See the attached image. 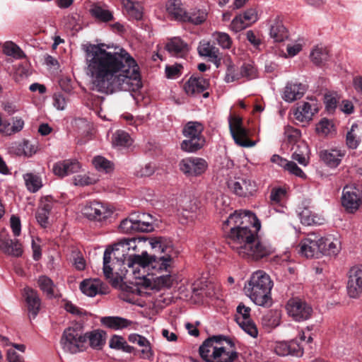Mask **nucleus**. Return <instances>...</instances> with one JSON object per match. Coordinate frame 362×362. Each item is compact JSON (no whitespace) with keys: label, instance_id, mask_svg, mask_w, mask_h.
I'll use <instances>...</instances> for the list:
<instances>
[{"label":"nucleus","instance_id":"nucleus-1","mask_svg":"<svg viewBox=\"0 0 362 362\" xmlns=\"http://www.w3.org/2000/svg\"><path fill=\"white\" fill-rule=\"evenodd\" d=\"M103 47V44H88L83 48L86 71L96 90L105 93L138 91L142 82L135 59L124 49L108 52Z\"/></svg>","mask_w":362,"mask_h":362},{"label":"nucleus","instance_id":"nucleus-2","mask_svg":"<svg viewBox=\"0 0 362 362\" xmlns=\"http://www.w3.org/2000/svg\"><path fill=\"white\" fill-rule=\"evenodd\" d=\"M261 223L250 211H235L223 222L227 243L242 258L258 260L274 252L267 242L259 240L257 231Z\"/></svg>","mask_w":362,"mask_h":362},{"label":"nucleus","instance_id":"nucleus-3","mask_svg":"<svg viewBox=\"0 0 362 362\" xmlns=\"http://www.w3.org/2000/svg\"><path fill=\"white\" fill-rule=\"evenodd\" d=\"M149 243L153 249L160 252H166L168 255L159 258L154 255H148L147 252H142L141 255L122 254V257H119V252H122L129 250L131 248L134 250L136 248V240L124 239L119 244L115 245L112 249L107 248L103 255V273L107 278H110L112 274V268L110 263L113 255L117 262H122L123 264H127L129 269L127 270V274L129 272L134 275L135 279H142L145 277V272H141V269L151 267L157 269L158 272H165L170 273V262L172 257L168 253L172 250V241L170 239L164 237H155L151 238Z\"/></svg>","mask_w":362,"mask_h":362},{"label":"nucleus","instance_id":"nucleus-4","mask_svg":"<svg viewBox=\"0 0 362 362\" xmlns=\"http://www.w3.org/2000/svg\"><path fill=\"white\" fill-rule=\"evenodd\" d=\"M199 351L206 362H234L238 357L233 342L223 335L206 339Z\"/></svg>","mask_w":362,"mask_h":362},{"label":"nucleus","instance_id":"nucleus-5","mask_svg":"<svg viewBox=\"0 0 362 362\" xmlns=\"http://www.w3.org/2000/svg\"><path fill=\"white\" fill-rule=\"evenodd\" d=\"M273 282L270 276L264 272L259 270L254 272L244 286L247 296L256 305L270 307L272 304L271 290Z\"/></svg>","mask_w":362,"mask_h":362},{"label":"nucleus","instance_id":"nucleus-6","mask_svg":"<svg viewBox=\"0 0 362 362\" xmlns=\"http://www.w3.org/2000/svg\"><path fill=\"white\" fill-rule=\"evenodd\" d=\"M60 344L65 352L71 354L86 350V332L83 325L77 322L65 329Z\"/></svg>","mask_w":362,"mask_h":362},{"label":"nucleus","instance_id":"nucleus-7","mask_svg":"<svg viewBox=\"0 0 362 362\" xmlns=\"http://www.w3.org/2000/svg\"><path fill=\"white\" fill-rule=\"evenodd\" d=\"M81 213L88 220L97 222L105 221L112 214V210L106 204L97 200L86 202Z\"/></svg>","mask_w":362,"mask_h":362},{"label":"nucleus","instance_id":"nucleus-8","mask_svg":"<svg viewBox=\"0 0 362 362\" xmlns=\"http://www.w3.org/2000/svg\"><path fill=\"white\" fill-rule=\"evenodd\" d=\"M230 192L240 197H250L255 194L257 187L255 181L247 177H235L227 181Z\"/></svg>","mask_w":362,"mask_h":362},{"label":"nucleus","instance_id":"nucleus-9","mask_svg":"<svg viewBox=\"0 0 362 362\" xmlns=\"http://www.w3.org/2000/svg\"><path fill=\"white\" fill-rule=\"evenodd\" d=\"M286 309L288 315L297 322L308 320L313 312V308L306 301L297 297L288 300Z\"/></svg>","mask_w":362,"mask_h":362},{"label":"nucleus","instance_id":"nucleus-10","mask_svg":"<svg viewBox=\"0 0 362 362\" xmlns=\"http://www.w3.org/2000/svg\"><path fill=\"white\" fill-rule=\"evenodd\" d=\"M322 244L320 243V235L310 233L300 240L299 252L307 258H318L321 255V250L324 248Z\"/></svg>","mask_w":362,"mask_h":362},{"label":"nucleus","instance_id":"nucleus-11","mask_svg":"<svg viewBox=\"0 0 362 362\" xmlns=\"http://www.w3.org/2000/svg\"><path fill=\"white\" fill-rule=\"evenodd\" d=\"M362 203V194L355 185H346L342 191L341 204L345 209L353 213Z\"/></svg>","mask_w":362,"mask_h":362},{"label":"nucleus","instance_id":"nucleus-12","mask_svg":"<svg viewBox=\"0 0 362 362\" xmlns=\"http://www.w3.org/2000/svg\"><path fill=\"white\" fill-rule=\"evenodd\" d=\"M209 88V81L203 76H192L184 85V90L189 96H197L202 93L204 98L209 96V93L206 91Z\"/></svg>","mask_w":362,"mask_h":362},{"label":"nucleus","instance_id":"nucleus-13","mask_svg":"<svg viewBox=\"0 0 362 362\" xmlns=\"http://www.w3.org/2000/svg\"><path fill=\"white\" fill-rule=\"evenodd\" d=\"M347 293L351 298H357L362 293V264L351 268Z\"/></svg>","mask_w":362,"mask_h":362},{"label":"nucleus","instance_id":"nucleus-14","mask_svg":"<svg viewBox=\"0 0 362 362\" xmlns=\"http://www.w3.org/2000/svg\"><path fill=\"white\" fill-rule=\"evenodd\" d=\"M0 250L12 257H18L23 254L21 244L17 240H12L5 230L0 232Z\"/></svg>","mask_w":362,"mask_h":362},{"label":"nucleus","instance_id":"nucleus-15","mask_svg":"<svg viewBox=\"0 0 362 362\" xmlns=\"http://www.w3.org/2000/svg\"><path fill=\"white\" fill-rule=\"evenodd\" d=\"M274 352L281 356L303 355V347L296 339L288 341H277L273 346Z\"/></svg>","mask_w":362,"mask_h":362},{"label":"nucleus","instance_id":"nucleus-16","mask_svg":"<svg viewBox=\"0 0 362 362\" xmlns=\"http://www.w3.org/2000/svg\"><path fill=\"white\" fill-rule=\"evenodd\" d=\"M231 135L238 145L243 147H250L255 144V142L250 141L248 139V131L242 124L240 118L236 119L235 129L233 127L231 123L229 124Z\"/></svg>","mask_w":362,"mask_h":362},{"label":"nucleus","instance_id":"nucleus-17","mask_svg":"<svg viewBox=\"0 0 362 362\" xmlns=\"http://www.w3.org/2000/svg\"><path fill=\"white\" fill-rule=\"evenodd\" d=\"M179 165L187 176H197L205 171L207 163L205 160H182Z\"/></svg>","mask_w":362,"mask_h":362},{"label":"nucleus","instance_id":"nucleus-18","mask_svg":"<svg viewBox=\"0 0 362 362\" xmlns=\"http://www.w3.org/2000/svg\"><path fill=\"white\" fill-rule=\"evenodd\" d=\"M24 297L28 307L29 317L34 319L37 315L41 307V299L39 294L35 290L26 287L24 288Z\"/></svg>","mask_w":362,"mask_h":362},{"label":"nucleus","instance_id":"nucleus-19","mask_svg":"<svg viewBox=\"0 0 362 362\" xmlns=\"http://www.w3.org/2000/svg\"><path fill=\"white\" fill-rule=\"evenodd\" d=\"M134 221L136 233H148L154 229L156 219L150 214L134 212Z\"/></svg>","mask_w":362,"mask_h":362},{"label":"nucleus","instance_id":"nucleus-20","mask_svg":"<svg viewBox=\"0 0 362 362\" xmlns=\"http://www.w3.org/2000/svg\"><path fill=\"white\" fill-rule=\"evenodd\" d=\"M165 49L172 56L182 58L189 52V46L180 37H174L167 42Z\"/></svg>","mask_w":362,"mask_h":362},{"label":"nucleus","instance_id":"nucleus-21","mask_svg":"<svg viewBox=\"0 0 362 362\" xmlns=\"http://www.w3.org/2000/svg\"><path fill=\"white\" fill-rule=\"evenodd\" d=\"M305 92V86L300 83L288 81L282 95L286 102L291 103L301 98Z\"/></svg>","mask_w":362,"mask_h":362},{"label":"nucleus","instance_id":"nucleus-22","mask_svg":"<svg viewBox=\"0 0 362 362\" xmlns=\"http://www.w3.org/2000/svg\"><path fill=\"white\" fill-rule=\"evenodd\" d=\"M81 165L78 160H62L53 165V172L56 175L64 177L78 172Z\"/></svg>","mask_w":362,"mask_h":362},{"label":"nucleus","instance_id":"nucleus-23","mask_svg":"<svg viewBox=\"0 0 362 362\" xmlns=\"http://www.w3.org/2000/svg\"><path fill=\"white\" fill-rule=\"evenodd\" d=\"M197 51L201 57H204L208 59L211 62H213L218 67L221 58L219 55V49L216 47L214 45H211L209 42L202 40L199 42Z\"/></svg>","mask_w":362,"mask_h":362},{"label":"nucleus","instance_id":"nucleus-24","mask_svg":"<svg viewBox=\"0 0 362 362\" xmlns=\"http://www.w3.org/2000/svg\"><path fill=\"white\" fill-rule=\"evenodd\" d=\"M52 207L53 202L49 197H45L42 199L36 211L35 218L37 223L43 228H46L48 225L49 216Z\"/></svg>","mask_w":362,"mask_h":362},{"label":"nucleus","instance_id":"nucleus-25","mask_svg":"<svg viewBox=\"0 0 362 362\" xmlns=\"http://www.w3.org/2000/svg\"><path fill=\"white\" fill-rule=\"evenodd\" d=\"M107 334L101 329H94L86 332V349L87 348V341L89 346L96 350H100L105 344Z\"/></svg>","mask_w":362,"mask_h":362},{"label":"nucleus","instance_id":"nucleus-26","mask_svg":"<svg viewBox=\"0 0 362 362\" xmlns=\"http://www.w3.org/2000/svg\"><path fill=\"white\" fill-rule=\"evenodd\" d=\"M101 324L110 329L120 330L133 325V322L119 316H106L100 318Z\"/></svg>","mask_w":362,"mask_h":362},{"label":"nucleus","instance_id":"nucleus-27","mask_svg":"<svg viewBox=\"0 0 362 362\" xmlns=\"http://www.w3.org/2000/svg\"><path fill=\"white\" fill-rule=\"evenodd\" d=\"M269 35L276 42H281L288 37V31L282 21L276 18L269 27Z\"/></svg>","mask_w":362,"mask_h":362},{"label":"nucleus","instance_id":"nucleus-28","mask_svg":"<svg viewBox=\"0 0 362 362\" xmlns=\"http://www.w3.org/2000/svg\"><path fill=\"white\" fill-rule=\"evenodd\" d=\"M165 8L172 19L182 22L186 13V9L183 7L181 0H168L165 3Z\"/></svg>","mask_w":362,"mask_h":362},{"label":"nucleus","instance_id":"nucleus-29","mask_svg":"<svg viewBox=\"0 0 362 362\" xmlns=\"http://www.w3.org/2000/svg\"><path fill=\"white\" fill-rule=\"evenodd\" d=\"M128 340L133 344H136L142 347L141 354L143 358L151 360L153 357V352L151 349L150 341L144 336L138 334H131L129 335Z\"/></svg>","mask_w":362,"mask_h":362},{"label":"nucleus","instance_id":"nucleus-30","mask_svg":"<svg viewBox=\"0 0 362 362\" xmlns=\"http://www.w3.org/2000/svg\"><path fill=\"white\" fill-rule=\"evenodd\" d=\"M102 286L103 284L99 279H85L81 282L80 289L85 295L93 297L103 292Z\"/></svg>","mask_w":362,"mask_h":362},{"label":"nucleus","instance_id":"nucleus-31","mask_svg":"<svg viewBox=\"0 0 362 362\" xmlns=\"http://www.w3.org/2000/svg\"><path fill=\"white\" fill-rule=\"evenodd\" d=\"M320 243H323V250H321V255H337L341 250V243L337 238L332 237L323 238L320 235Z\"/></svg>","mask_w":362,"mask_h":362},{"label":"nucleus","instance_id":"nucleus-32","mask_svg":"<svg viewBox=\"0 0 362 362\" xmlns=\"http://www.w3.org/2000/svg\"><path fill=\"white\" fill-rule=\"evenodd\" d=\"M310 60L317 66H324L330 59L328 49L322 46L315 47L310 54Z\"/></svg>","mask_w":362,"mask_h":362},{"label":"nucleus","instance_id":"nucleus-33","mask_svg":"<svg viewBox=\"0 0 362 362\" xmlns=\"http://www.w3.org/2000/svg\"><path fill=\"white\" fill-rule=\"evenodd\" d=\"M37 286L48 298H57L56 286L49 277L45 275L40 276L37 279Z\"/></svg>","mask_w":362,"mask_h":362},{"label":"nucleus","instance_id":"nucleus-34","mask_svg":"<svg viewBox=\"0 0 362 362\" xmlns=\"http://www.w3.org/2000/svg\"><path fill=\"white\" fill-rule=\"evenodd\" d=\"M133 142L130 135L124 130H117L112 136V144L118 149L128 148Z\"/></svg>","mask_w":362,"mask_h":362},{"label":"nucleus","instance_id":"nucleus-35","mask_svg":"<svg viewBox=\"0 0 362 362\" xmlns=\"http://www.w3.org/2000/svg\"><path fill=\"white\" fill-rule=\"evenodd\" d=\"M182 19V23H189L193 25L202 24L207 18V13L204 9L192 8L187 11Z\"/></svg>","mask_w":362,"mask_h":362},{"label":"nucleus","instance_id":"nucleus-36","mask_svg":"<svg viewBox=\"0 0 362 362\" xmlns=\"http://www.w3.org/2000/svg\"><path fill=\"white\" fill-rule=\"evenodd\" d=\"M36 146L28 140H23V142L16 144L15 146L11 147V151L14 152L18 156L30 157L36 153Z\"/></svg>","mask_w":362,"mask_h":362},{"label":"nucleus","instance_id":"nucleus-37","mask_svg":"<svg viewBox=\"0 0 362 362\" xmlns=\"http://www.w3.org/2000/svg\"><path fill=\"white\" fill-rule=\"evenodd\" d=\"M204 126L199 122L190 121L184 127L182 134L186 138H204L202 136Z\"/></svg>","mask_w":362,"mask_h":362},{"label":"nucleus","instance_id":"nucleus-38","mask_svg":"<svg viewBox=\"0 0 362 362\" xmlns=\"http://www.w3.org/2000/svg\"><path fill=\"white\" fill-rule=\"evenodd\" d=\"M205 144L204 138H186L180 144L181 149L185 152L194 153L201 149Z\"/></svg>","mask_w":362,"mask_h":362},{"label":"nucleus","instance_id":"nucleus-39","mask_svg":"<svg viewBox=\"0 0 362 362\" xmlns=\"http://www.w3.org/2000/svg\"><path fill=\"white\" fill-rule=\"evenodd\" d=\"M298 216L301 223L306 226L320 225L323 221V218L313 214L311 211L306 208L298 212Z\"/></svg>","mask_w":362,"mask_h":362},{"label":"nucleus","instance_id":"nucleus-40","mask_svg":"<svg viewBox=\"0 0 362 362\" xmlns=\"http://www.w3.org/2000/svg\"><path fill=\"white\" fill-rule=\"evenodd\" d=\"M27 189L32 193L37 192L42 186L41 178L35 174L28 173L23 175Z\"/></svg>","mask_w":362,"mask_h":362},{"label":"nucleus","instance_id":"nucleus-41","mask_svg":"<svg viewBox=\"0 0 362 362\" xmlns=\"http://www.w3.org/2000/svg\"><path fill=\"white\" fill-rule=\"evenodd\" d=\"M341 160H319L317 163V171L322 175H331V170L335 169L339 164Z\"/></svg>","mask_w":362,"mask_h":362},{"label":"nucleus","instance_id":"nucleus-42","mask_svg":"<svg viewBox=\"0 0 362 362\" xmlns=\"http://www.w3.org/2000/svg\"><path fill=\"white\" fill-rule=\"evenodd\" d=\"M122 4L130 17L137 21L142 18L143 11L138 3L131 0H122Z\"/></svg>","mask_w":362,"mask_h":362},{"label":"nucleus","instance_id":"nucleus-43","mask_svg":"<svg viewBox=\"0 0 362 362\" xmlns=\"http://www.w3.org/2000/svg\"><path fill=\"white\" fill-rule=\"evenodd\" d=\"M313 115L312 105L308 102H305L302 105L298 107L294 113L296 119L300 122L310 120Z\"/></svg>","mask_w":362,"mask_h":362},{"label":"nucleus","instance_id":"nucleus-44","mask_svg":"<svg viewBox=\"0 0 362 362\" xmlns=\"http://www.w3.org/2000/svg\"><path fill=\"white\" fill-rule=\"evenodd\" d=\"M240 68V75H243V78L250 81L258 77L257 69L254 62H245Z\"/></svg>","mask_w":362,"mask_h":362},{"label":"nucleus","instance_id":"nucleus-45","mask_svg":"<svg viewBox=\"0 0 362 362\" xmlns=\"http://www.w3.org/2000/svg\"><path fill=\"white\" fill-rule=\"evenodd\" d=\"M93 17L103 22H109L113 19V15L107 9H105L99 5H93L90 9Z\"/></svg>","mask_w":362,"mask_h":362},{"label":"nucleus","instance_id":"nucleus-46","mask_svg":"<svg viewBox=\"0 0 362 362\" xmlns=\"http://www.w3.org/2000/svg\"><path fill=\"white\" fill-rule=\"evenodd\" d=\"M3 52L6 55L13 57L18 59H23L25 57L23 50L16 44L11 41L6 42L4 44Z\"/></svg>","mask_w":362,"mask_h":362},{"label":"nucleus","instance_id":"nucleus-47","mask_svg":"<svg viewBox=\"0 0 362 362\" xmlns=\"http://www.w3.org/2000/svg\"><path fill=\"white\" fill-rule=\"evenodd\" d=\"M272 161L276 163L278 165L283 166L285 170H288L290 173L293 174L300 177H305V173L303 170L297 165V164L288 160H272Z\"/></svg>","mask_w":362,"mask_h":362},{"label":"nucleus","instance_id":"nucleus-48","mask_svg":"<svg viewBox=\"0 0 362 362\" xmlns=\"http://www.w3.org/2000/svg\"><path fill=\"white\" fill-rule=\"evenodd\" d=\"M212 37L221 48L228 49L231 47L233 40L228 33L215 32L213 33Z\"/></svg>","mask_w":362,"mask_h":362},{"label":"nucleus","instance_id":"nucleus-49","mask_svg":"<svg viewBox=\"0 0 362 362\" xmlns=\"http://www.w3.org/2000/svg\"><path fill=\"white\" fill-rule=\"evenodd\" d=\"M242 78L243 75H240V67L233 64L228 65L225 75V81L226 83L238 81Z\"/></svg>","mask_w":362,"mask_h":362},{"label":"nucleus","instance_id":"nucleus-50","mask_svg":"<svg viewBox=\"0 0 362 362\" xmlns=\"http://www.w3.org/2000/svg\"><path fill=\"white\" fill-rule=\"evenodd\" d=\"M156 169L155 165L151 162H144L135 169V174L138 177H146L151 175Z\"/></svg>","mask_w":362,"mask_h":362},{"label":"nucleus","instance_id":"nucleus-51","mask_svg":"<svg viewBox=\"0 0 362 362\" xmlns=\"http://www.w3.org/2000/svg\"><path fill=\"white\" fill-rule=\"evenodd\" d=\"M357 127V124H353L350 130L348 131L346 137V143L347 146L351 149H356L361 142V139L357 136L354 129Z\"/></svg>","mask_w":362,"mask_h":362},{"label":"nucleus","instance_id":"nucleus-52","mask_svg":"<svg viewBox=\"0 0 362 362\" xmlns=\"http://www.w3.org/2000/svg\"><path fill=\"white\" fill-rule=\"evenodd\" d=\"M279 315L276 312L269 311L262 318V323L267 327H276L279 325Z\"/></svg>","mask_w":362,"mask_h":362},{"label":"nucleus","instance_id":"nucleus-53","mask_svg":"<svg viewBox=\"0 0 362 362\" xmlns=\"http://www.w3.org/2000/svg\"><path fill=\"white\" fill-rule=\"evenodd\" d=\"M95 169L100 173H108L113 170L114 164L110 160H92Z\"/></svg>","mask_w":362,"mask_h":362},{"label":"nucleus","instance_id":"nucleus-54","mask_svg":"<svg viewBox=\"0 0 362 362\" xmlns=\"http://www.w3.org/2000/svg\"><path fill=\"white\" fill-rule=\"evenodd\" d=\"M119 229L124 233H134L136 232L135 221H134L133 213L122 220L119 224Z\"/></svg>","mask_w":362,"mask_h":362},{"label":"nucleus","instance_id":"nucleus-55","mask_svg":"<svg viewBox=\"0 0 362 362\" xmlns=\"http://www.w3.org/2000/svg\"><path fill=\"white\" fill-rule=\"evenodd\" d=\"M249 25L250 23L240 14L233 19L230 28L233 31L238 33L245 29Z\"/></svg>","mask_w":362,"mask_h":362},{"label":"nucleus","instance_id":"nucleus-56","mask_svg":"<svg viewBox=\"0 0 362 362\" xmlns=\"http://www.w3.org/2000/svg\"><path fill=\"white\" fill-rule=\"evenodd\" d=\"M345 151L338 148H331L329 150H321L320 151V158H338V157H344Z\"/></svg>","mask_w":362,"mask_h":362},{"label":"nucleus","instance_id":"nucleus-57","mask_svg":"<svg viewBox=\"0 0 362 362\" xmlns=\"http://www.w3.org/2000/svg\"><path fill=\"white\" fill-rule=\"evenodd\" d=\"M238 324L246 333H247L251 337H256L257 336V329L254 322H252L250 319L245 321L239 320Z\"/></svg>","mask_w":362,"mask_h":362},{"label":"nucleus","instance_id":"nucleus-58","mask_svg":"<svg viewBox=\"0 0 362 362\" xmlns=\"http://www.w3.org/2000/svg\"><path fill=\"white\" fill-rule=\"evenodd\" d=\"M97 182V180L93 177H90L87 175H77L74 177V183L78 186H88L93 185Z\"/></svg>","mask_w":362,"mask_h":362},{"label":"nucleus","instance_id":"nucleus-59","mask_svg":"<svg viewBox=\"0 0 362 362\" xmlns=\"http://www.w3.org/2000/svg\"><path fill=\"white\" fill-rule=\"evenodd\" d=\"M182 66L179 64L167 65L165 71L168 78H177L182 74Z\"/></svg>","mask_w":362,"mask_h":362},{"label":"nucleus","instance_id":"nucleus-60","mask_svg":"<svg viewBox=\"0 0 362 362\" xmlns=\"http://www.w3.org/2000/svg\"><path fill=\"white\" fill-rule=\"evenodd\" d=\"M237 313L238 315L235 317L237 322H239V320L245 321L250 319V308L242 303L237 307Z\"/></svg>","mask_w":362,"mask_h":362},{"label":"nucleus","instance_id":"nucleus-61","mask_svg":"<svg viewBox=\"0 0 362 362\" xmlns=\"http://www.w3.org/2000/svg\"><path fill=\"white\" fill-rule=\"evenodd\" d=\"M333 127L332 122L326 118L322 119L316 126V131L324 135H327L330 133L331 129Z\"/></svg>","mask_w":362,"mask_h":362},{"label":"nucleus","instance_id":"nucleus-62","mask_svg":"<svg viewBox=\"0 0 362 362\" xmlns=\"http://www.w3.org/2000/svg\"><path fill=\"white\" fill-rule=\"evenodd\" d=\"M53 105L58 110H64L66 107V101L61 92H56L52 96Z\"/></svg>","mask_w":362,"mask_h":362},{"label":"nucleus","instance_id":"nucleus-63","mask_svg":"<svg viewBox=\"0 0 362 362\" xmlns=\"http://www.w3.org/2000/svg\"><path fill=\"white\" fill-rule=\"evenodd\" d=\"M246 38L253 48L258 50L260 49L262 41L253 30H250L246 32Z\"/></svg>","mask_w":362,"mask_h":362},{"label":"nucleus","instance_id":"nucleus-64","mask_svg":"<svg viewBox=\"0 0 362 362\" xmlns=\"http://www.w3.org/2000/svg\"><path fill=\"white\" fill-rule=\"evenodd\" d=\"M286 194V190L281 187L274 188L271 191L270 200L272 204H278Z\"/></svg>","mask_w":362,"mask_h":362}]
</instances>
